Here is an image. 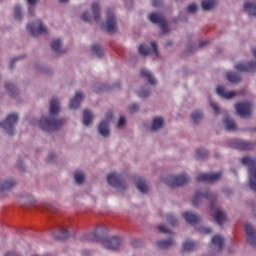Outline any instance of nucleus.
<instances>
[{"mask_svg":"<svg viewBox=\"0 0 256 256\" xmlns=\"http://www.w3.org/2000/svg\"><path fill=\"white\" fill-rule=\"evenodd\" d=\"M17 121H19V115L16 113L9 114L7 118L0 122V127L7 131L8 135H13V128L17 125Z\"/></svg>","mask_w":256,"mask_h":256,"instance_id":"6","label":"nucleus"},{"mask_svg":"<svg viewBox=\"0 0 256 256\" xmlns=\"http://www.w3.org/2000/svg\"><path fill=\"white\" fill-rule=\"evenodd\" d=\"M81 19L84 21V23H89L91 21V14H89V12H84Z\"/></svg>","mask_w":256,"mask_h":256,"instance_id":"47","label":"nucleus"},{"mask_svg":"<svg viewBox=\"0 0 256 256\" xmlns=\"http://www.w3.org/2000/svg\"><path fill=\"white\" fill-rule=\"evenodd\" d=\"M27 30L31 33L33 37H39L43 33H47V28L43 25V21L37 20L32 24L27 25Z\"/></svg>","mask_w":256,"mask_h":256,"instance_id":"9","label":"nucleus"},{"mask_svg":"<svg viewBox=\"0 0 256 256\" xmlns=\"http://www.w3.org/2000/svg\"><path fill=\"white\" fill-rule=\"evenodd\" d=\"M125 123H127V120L125 119V117L121 116L118 121V129H121V127H124Z\"/></svg>","mask_w":256,"mask_h":256,"instance_id":"51","label":"nucleus"},{"mask_svg":"<svg viewBox=\"0 0 256 256\" xmlns=\"http://www.w3.org/2000/svg\"><path fill=\"white\" fill-rule=\"evenodd\" d=\"M63 125H65V120L55 119V116L52 115L42 117L39 121L40 129L47 131L48 133H51V131H57V129H60Z\"/></svg>","mask_w":256,"mask_h":256,"instance_id":"1","label":"nucleus"},{"mask_svg":"<svg viewBox=\"0 0 256 256\" xmlns=\"http://www.w3.org/2000/svg\"><path fill=\"white\" fill-rule=\"evenodd\" d=\"M201 199H207L211 201L210 209L215 211V202L217 201V197L211 193V191L204 190V191H197L192 199V205L197 207L199 203H201Z\"/></svg>","mask_w":256,"mask_h":256,"instance_id":"3","label":"nucleus"},{"mask_svg":"<svg viewBox=\"0 0 256 256\" xmlns=\"http://www.w3.org/2000/svg\"><path fill=\"white\" fill-rule=\"evenodd\" d=\"M165 125V120L161 117L154 118L153 123H152V131H157L158 129H161Z\"/></svg>","mask_w":256,"mask_h":256,"instance_id":"32","label":"nucleus"},{"mask_svg":"<svg viewBox=\"0 0 256 256\" xmlns=\"http://www.w3.org/2000/svg\"><path fill=\"white\" fill-rule=\"evenodd\" d=\"M82 255H83V256H89V255H91V254L89 253V250H84V251L82 252Z\"/></svg>","mask_w":256,"mask_h":256,"instance_id":"57","label":"nucleus"},{"mask_svg":"<svg viewBox=\"0 0 256 256\" xmlns=\"http://www.w3.org/2000/svg\"><path fill=\"white\" fill-rule=\"evenodd\" d=\"M107 182L112 187H116V189H127V184L125 183V180H123V176L117 173L109 174Z\"/></svg>","mask_w":256,"mask_h":256,"instance_id":"8","label":"nucleus"},{"mask_svg":"<svg viewBox=\"0 0 256 256\" xmlns=\"http://www.w3.org/2000/svg\"><path fill=\"white\" fill-rule=\"evenodd\" d=\"M244 9L247 11L250 17H256V3L255 2H246L244 4Z\"/></svg>","mask_w":256,"mask_h":256,"instance_id":"25","label":"nucleus"},{"mask_svg":"<svg viewBox=\"0 0 256 256\" xmlns=\"http://www.w3.org/2000/svg\"><path fill=\"white\" fill-rule=\"evenodd\" d=\"M216 93L220 96L223 97V99H233V97L237 96V92L235 91H227L225 87L223 86H218L216 89Z\"/></svg>","mask_w":256,"mask_h":256,"instance_id":"19","label":"nucleus"},{"mask_svg":"<svg viewBox=\"0 0 256 256\" xmlns=\"http://www.w3.org/2000/svg\"><path fill=\"white\" fill-rule=\"evenodd\" d=\"M136 187L140 193H149V187L143 178H137L135 180Z\"/></svg>","mask_w":256,"mask_h":256,"instance_id":"20","label":"nucleus"},{"mask_svg":"<svg viewBox=\"0 0 256 256\" xmlns=\"http://www.w3.org/2000/svg\"><path fill=\"white\" fill-rule=\"evenodd\" d=\"M158 230H160L161 233H169V234H171V230H169V228H167V226H165V225H159L158 226Z\"/></svg>","mask_w":256,"mask_h":256,"instance_id":"49","label":"nucleus"},{"mask_svg":"<svg viewBox=\"0 0 256 256\" xmlns=\"http://www.w3.org/2000/svg\"><path fill=\"white\" fill-rule=\"evenodd\" d=\"M221 177H223L222 172L202 173V174H198V176L196 177V180L198 181V183H213L214 181H219Z\"/></svg>","mask_w":256,"mask_h":256,"instance_id":"10","label":"nucleus"},{"mask_svg":"<svg viewBox=\"0 0 256 256\" xmlns=\"http://www.w3.org/2000/svg\"><path fill=\"white\" fill-rule=\"evenodd\" d=\"M227 80L230 83H239V81H241V76H239V74H237L235 72H228L227 73Z\"/></svg>","mask_w":256,"mask_h":256,"instance_id":"36","label":"nucleus"},{"mask_svg":"<svg viewBox=\"0 0 256 256\" xmlns=\"http://www.w3.org/2000/svg\"><path fill=\"white\" fill-rule=\"evenodd\" d=\"M232 147L240 151H251L253 149V143L245 140H233Z\"/></svg>","mask_w":256,"mask_h":256,"instance_id":"16","label":"nucleus"},{"mask_svg":"<svg viewBox=\"0 0 256 256\" xmlns=\"http://www.w3.org/2000/svg\"><path fill=\"white\" fill-rule=\"evenodd\" d=\"M149 21L155 25H159L163 33H169V26L163 14L152 13L149 15Z\"/></svg>","mask_w":256,"mask_h":256,"instance_id":"7","label":"nucleus"},{"mask_svg":"<svg viewBox=\"0 0 256 256\" xmlns=\"http://www.w3.org/2000/svg\"><path fill=\"white\" fill-rule=\"evenodd\" d=\"M123 241L119 237H112L108 240L103 241L105 249H110L111 251H118L121 248Z\"/></svg>","mask_w":256,"mask_h":256,"instance_id":"14","label":"nucleus"},{"mask_svg":"<svg viewBox=\"0 0 256 256\" xmlns=\"http://www.w3.org/2000/svg\"><path fill=\"white\" fill-rule=\"evenodd\" d=\"M173 43L171 41L167 42V45L170 46L172 45Z\"/></svg>","mask_w":256,"mask_h":256,"instance_id":"62","label":"nucleus"},{"mask_svg":"<svg viewBox=\"0 0 256 256\" xmlns=\"http://www.w3.org/2000/svg\"><path fill=\"white\" fill-rule=\"evenodd\" d=\"M208 153L207 150L203 149V148H199L196 150V158L197 159H205V157H207Z\"/></svg>","mask_w":256,"mask_h":256,"instance_id":"43","label":"nucleus"},{"mask_svg":"<svg viewBox=\"0 0 256 256\" xmlns=\"http://www.w3.org/2000/svg\"><path fill=\"white\" fill-rule=\"evenodd\" d=\"M16 61H19V58H14L13 60L10 61V64H9L10 69H13V67H15Z\"/></svg>","mask_w":256,"mask_h":256,"instance_id":"54","label":"nucleus"},{"mask_svg":"<svg viewBox=\"0 0 256 256\" xmlns=\"http://www.w3.org/2000/svg\"><path fill=\"white\" fill-rule=\"evenodd\" d=\"M18 167H21V162L20 161H18Z\"/></svg>","mask_w":256,"mask_h":256,"instance_id":"63","label":"nucleus"},{"mask_svg":"<svg viewBox=\"0 0 256 256\" xmlns=\"http://www.w3.org/2000/svg\"><path fill=\"white\" fill-rule=\"evenodd\" d=\"M91 51L97 57H102L103 56V49H101V46H99V45H93L92 48H91Z\"/></svg>","mask_w":256,"mask_h":256,"instance_id":"42","label":"nucleus"},{"mask_svg":"<svg viewBox=\"0 0 256 256\" xmlns=\"http://www.w3.org/2000/svg\"><path fill=\"white\" fill-rule=\"evenodd\" d=\"M130 113H137L139 111V106L137 104H133L129 106Z\"/></svg>","mask_w":256,"mask_h":256,"instance_id":"52","label":"nucleus"},{"mask_svg":"<svg viewBox=\"0 0 256 256\" xmlns=\"http://www.w3.org/2000/svg\"><path fill=\"white\" fill-rule=\"evenodd\" d=\"M242 165H246L249 169V187L256 192V159L245 156L241 160Z\"/></svg>","mask_w":256,"mask_h":256,"instance_id":"2","label":"nucleus"},{"mask_svg":"<svg viewBox=\"0 0 256 256\" xmlns=\"http://www.w3.org/2000/svg\"><path fill=\"white\" fill-rule=\"evenodd\" d=\"M198 7L196 6V4H190L187 7V11L188 13H195V11H197Z\"/></svg>","mask_w":256,"mask_h":256,"instance_id":"50","label":"nucleus"},{"mask_svg":"<svg viewBox=\"0 0 256 256\" xmlns=\"http://www.w3.org/2000/svg\"><path fill=\"white\" fill-rule=\"evenodd\" d=\"M141 77H143L144 79H147V81H148V83H150V85H157V80L155 79V77L149 70L142 69Z\"/></svg>","mask_w":256,"mask_h":256,"instance_id":"23","label":"nucleus"},{"mask_svg":"<svg viewBox=\"0 0 256 256\" xmlns=\"http://www.w3.org/2000/svg\"><path fill=\"white\" fill-rule=\"evenodd\" d=\"M182 217H184L185 221L189 223L190 225H197L199 221H201V216L198 214H195L191 211L184 212L182 214Z\"/></svg>","mask_w":256,"mask_h":256,"instance_id":"18","label":"nucleus"},{"mask_svg":"<svg viewBox=\"0 0 256 256\" xmlns=\"http://www.w3.org/2000/svg\"><path fill=\"white\" fill-rule=\"evenodd\" d=\"M136 243H137V240H133V241H132V245H133L134 247H135Z\"/></svg>","mask_w":256,"mask_h":256,"instance_id":"60","label":"nucleus"},{"mask_svg":"<svg viewBox=\"0 0 256 256\" xmlns=\"http://www.w3.org/2000/svg\"><path fill=\"white\" fill-rule=\"evenodd\" d=\"M5 89H7V91H10L11 97H15V95H17V87H15V84L7 82L5 84Z\"/></svg>","mask_w":256,"mask_h":256,"instance_id":"40","label":"nucleus"},{"mask_svg":"<svg viewBox=\"0 0 256 256\" xmlns=\"http://www.w3.org/2000/svg\"><path fill=\"white\" fill-rule=\"evenodd\" d=\"M235 69L241 73H254L256 71V62H241L235 65Z\"/></svg>","mask_w":256,"mask_h":256,"instance_id":"15","label":"nucleus"},{"mask_svg":"<svg viewBox=\"0 0 256 256\" xmlns=\"http://www.w3.org/2000/svg\"><path fill=\"white\" fill-rule=\"evenodd\" d=\"M193 123H199L203 119V113L201 111H195L191 115Z\"/></svg>","mask_w":256,"mask_h":256,"instance_id":"41","label":"nucleus"},{"mask_svg":"<svg viewBox=\"0 0 256 256\" xmlns=\"http://www.w3.org/2000/svg\"><path fill=\"white\" fill-rule=\"evenodd\" d=\"M224 125L227 131H237V124H235V120L229 116H226L224 119Z\"/></svg>","mask_w":256,"mask_h":256,"instance_id":"24","label":"nucleus"},{"mask_svg":"<svg viewBox=\"0 0 256 256\" xmlns=\"http://www.w3.org/2000/svg\"><path fill=\"white\" fill-rule=\"evenodd\" d=\"M14 17L17 21H20V19H21V7L20 6H15Z\"/></svg>","mask_w":256,"mask_h":256,"instance_id":"45","label":"nucleus"},{"mask_svg":"<svg viewBox=\"0 0 256 256\" xmlns=\"http://www.w3.org/2000/svg\"><path fill=\"white\" fill-rule=\"evenodd\" d=\"M82 241H101V236H99V232H95L94 234H86L82 237Z\"/></svg>","mask_w":256,"mask_h":256,"instance_id":"34","label":"nucleus"},{"mask_svg":"<svg viewBox=\"0 0 256 256\" xmlns=\"http://www.w3.org/2000/svg\"><path fill=\"white\" fill-rule=\"evenodd\" d=\"M198 231L200 233H203L204 235H209V233H212L213 232V229L209 228V227H200L198 229Z\"/></svg>","mask_w":256,"mask_h":256,"instance_id":"48","label":"nucleus"},{"mask_svg":"<svg viewBox=\"0 0 256 256\" xmlns=\"http://www.w3.org/2000/svg\"><path fill=\"white\" fill-rule=\"evenodd\" d=\"M13 187H15V181L6 180L0 184V191H10Z\"/></svg>","mask_w":256,"mask_h":256,"instance_id":"33","label":"nucleus"},{"mask_svg":"<svg viewBox=\"0 0 256 256\" xmlns=\"http://www.w3.org/2000/svg\"><path fill=\"white\" fill-rule=\"evenodd\" d=\"M138 95L142 98L149 97V95H151V90L141 89L138 91Z\"/></svg>","mask_w":256,"mask_h":256,"instance_id":"46","label":"nucleus"},{"mask_svg":"<svg viewBox=\"0 0 256 256\" xmlns=\"http://www.w3.org/2000/svg\"><path fill=\"white\" fill-rule=\"evenodd\" d=\"M140 55L144 57L147 55H155V57H159V51L157 50V42L152 41L151 47L145 46V44L140 45L138 49Z\"/></svg>","mask_w":256,"mask_h":256,"instance_id":"13","label":"nucleus"},{"mask_svg":"<svg viewBox=\"0 0 256 256\" xmlns=\"http://www.w3.org/2000/svg\"><path fill=\"white\" fill-rule=\"evenodd\" d=\"M173 245H175L173 239L161 240L157 242L158 249H169V247H173Z\"/></svg>","mask_w":256,"mask_h":256,"instance_id":"31","label":"nucleus"},{"mask_svg":"<svg viewBox=\"0 0 256 256\" xmlns=\"http://www.w3.org/2000/svg\"><path fill=\"white\" fill-rule=\"evenodd\" d=\"M103 29L111 35H113V33H117V18H115V14L112 9L107 10L106 23L103 24Z\"/></svg>","mask_w":256,"mask_h":256,"instance_id":"5","label":"nucleus"},{"mask_svg":"<svg viewBox=\"0 0 256 256\" xmlns=\"http://www.w3.org/2000/svg\"><path fill=\"white\" fill-rule=\"evenodd\" d=\"M92 13L94 14V19L96 23H99L101 19V7L99 6V3L94 2L92 4Z\"/></svg>","mask_w":256,"mask_h":256,"instance_id":"28","label":"nucleus"},{"mask_svg":"<svg viewBox=\"0 0 256 256\" xmlns=\"http://www.w3.org/2000/svg\"><path fill=\"white\" fill-rule=\"evenodd\" d=\"M118 87H121V84H117Z\"/></svg>","mask_w":256,"mask_h":256,"instance_id":"64","label":"nucleus"},{"mask_svg":"<svg viewBox=\"0 0 256 256\" xmlns=\"http://www.w3.org/2000/svg\"><path fill=\"white\" fill-rule=\"evenodd\" d=\"M217 5V0H203L202 1V9L204 11H211Z\"/></svg>","mask_w":256,"mask_h":256,"instance_id":"30","label":"nucleus"},{"mask_svg":"<svg viewBox=\"0 0 256 256\" xmlns=\"http://www.w3.org/2000/svg\"><path fill=\"white\" fill-rule=\"evenodd\" d=\"M50 47L56 53H61V39H55L51 42Z\"/></svg>","mask_w":256,"mask_h":256,"instance_id":"39","label":"nucleus"},{"mask_svg":"<svg viewBox=\"0 0 256 256\" xmlns=\"http://www.w3.org/2000/svg\"><path fill=\"white\" fill-rule=\"evenodd\" d=\"M159 3H161V0H153L154 7H159Z\"/></svg>","mask_w":256,"mask_h":256,"instance_id":"56","label":"nucleus"},{"mask_svg":"<svg viewBox=\"0 0 256 256\" xmlns=\"http://www.w3.org/2000/svg\"><path fill=\"white\" fill-rule=\"evenodd\" d=\"M252 53H253V55H254V57H255V59H256V48H254V49L252 50Z\"/></svg>","mask_w":256,"mask_h":256,"instance_id":"59","label":"nucleus"},{"mask_svg":"<svg viewBox=\"0 0 256 256\" xmlns=\"http://www.w3.org/2000/svg\"><path fill=\"white\" fill-rule=\"evenodd\" d=\"M81 101H83V93L77 92L75 97L70 101V109H77L81 105Z\"/></svg>","mask_w":256,"mask_h":256,"instance_id":"21","label":"nucleus"},{"mask_svg":"<svg viewBox=\"0 0 256 256\" xmlns=\"http://www.w3.org/2000/svg\"><path fill=\"white\" fill-rule=\"evenodd\" d=\"M74 179L78 185H82V183L85 181V173L82 171H76L74 174Z\"/></svg>","mask_w":256,"mask_h":256,"instance_id":"38","label":"nucleus"},{"mask_svg":"<svg viewBox=\"0 0 256 256\" xmlns=\"http://www.w3.org/2000/svg\"><path fill=\"white\" fill-rule=\"evenodd\" d=\"M196 247H197V243L192 241H186L183 243L182 249L183 251L189 252V251H195Z\"/></svg>","mask_w":256,"mask_h":256,"instance_id":"37","label":"nucleus"},{"mask_svg":"<svg viewBox=\"0 0 256 256\" xmlns=\"http://www.w3.org/2000/svg\"><path fill=\"white\" fill-rule=\"evenodd\" d=\"M206 45H209V41H202L200 42V47H206Z\"/></svg>","mask_w":256,"mask_h":256,"instance_id":"55","label":"nucleus"},{"mask_svg":"<svg viewBox=\"0 0 256 256\" xmlns=\"http://www.w3.org/2000/svg\"><path fill=\"white\" fill-rule=\"evenodd\" d=\"M211 107H212V109H214L216 115H219V113H220L219 105H217L215 103H211Z\"/></svg>","mask_w":256,"mask_h":256,"instance_id":"53","label":"nucleus"},{"mask_svg":"<svg viewBox=\"0 0 256 256\" xmlns=\"http://www.w3.org/2000/svg\"><path fill=\"white\" fill-rule=\"evenodd\" d=\"M167 221L172 225V227H176V225H179V221L177 218H174L172 214L167 215Z\"/></svg>","mask_w":256,"mask_h":256,"instance_id":"44","label":"nucleus"},{"mask_svg":"<svg viewBox=\"0 0 256 256\" xmlns=\"http://www.w3.org/2000/svg\"><path fill=\"white\" fill-rule=\"evenodd\" d=\"M93 123V113L89 109L84 110L83 125L89 127Z\"/></svg>","mask_w":256,"mask_h":256,"instance_id":"29","label":"nucleus"},{"mask_svg":"<svg viewBox=\"0 0 256 256\" xmlns=\"http://www.w3.org/2000/svg\"><path fill=\"white\" fill-rule=\"evenodd\" d=\"M244 229L246 231L247 235V241L252 245V247H255L256 245V229L251 226V224H245Z\"/></svg>","mask_w":256,"mask_h":256,"instance_id":"17","label":"nucleus"},{"mask_svg":"<svg viewBox=\"0 0 256 256\" xmlns=\"http://www.w3.org/2000/svg\"><path fill=\"white\" fill-rule=\"evenodd\" d=\"M111 119H113V112H108L105 120H102L98 126V131L102 137H109L111 135V130L109 129V121Z\"/></svg>","mask_w":256,"mask_h":256,"instance_id":"11","label":"nucleus"},{"mask_svg":"<svg viewBox=\"0 0 256 256\" xmlns=\"http://www.w3.org/2000/svg\"><path fill=\"white\" fill-rule=\"evenodd\" d=\"M59 111H61V107L59 106V100L57 98H53L50 101V113L51 115H57Z\"/></svg>","mask_w":256,"mask_h":256,"instance_id":"26","label":"nucleus"},{"mask_svg":"<svg viewBox=\"0 0 256 256\" xmlns=\"http://www.w3.org/2000/svg\"><path fill=\"white\" fill-rule=\"evenodd\" d=\"M27 2L29 3V5H35V3H37V0H27Z\"/></svg>","mask_w":256,"mask_h":256,"instance_id":"58","label":"nucleus"},{"mask_svg":"<svg viewBox=\"0 0 256 256\" xmlns=\"http://www.w3.org/2000/svg\"><path fill=\"white\" fill-rule=\"evenodd\" d=\"M212 243L218 248L219 251H221L225 243V238H223L221 235H215L212 238Z\"/></svg>","mask_w":256,"mask_h":256,"instance_id":"27","label":"nucleus"},{"mask_svg":"<svg viewBox=\"0 0 256 256\" xmlns=\"http://www.w3.org/2000/svg\"><path fill=\"white\" fill-rule=\"evenodd\" d=\"M163 182L168 185V187H183V185H187L189 183V177L187 174H182L179 176L169 175L163 178Z\"/></svg>","mask_w":256,"mask_h":256,"instance_id":"4","label":"nucleus"},{"mask_svg":"<svg viewBox=\"0 0 256 256\" xmlns=\"http://www.w3.org/2000/svg\"><path fill=\"white\" fill-rule=\"evenodd\" d=\"M69 0H60V3H67Z\"/></svg>","mask_w":256,"mask_h":256,"instance_id":"61","label":"nucleus"},{"mask_svg":"<svg viewBox=\"0 0 256 256\" xmlns=\"http://www.w3.org/2000/svg\"><path fill=\"white\" fill-rule=\"evenodd\" d=\"M214 219L216 223L221 226L223 225V223H225V221H227V214L225 213V211L218 209L216 211Z\"/></svg>","mask_w":256,"mask_h":256,"instance_id":"22","label":"nucleus"},{"mask_svg":"<svg viewBox=\"0 0 256 256\" xmlns=\"http://www.w3.org/2000/svg\"><path fill=\"white\" fill-rule=\"evenodd\" d=\"M237 114L242 117V119H247L251 117V103L249 102H239L235 105Z\"/></svg>","mask_w":256,"mask_h":256,"instance_id":"12","label":"nucleus"},{"mask_svg":"<svg viewBox=\"0 0 256 256\" xmlns=\"http://www.w3.org/2000/svg\"><path fill=\"white\" fill-rule=\"evenodd\" d=\"M55 239H57L58 241H65V239H69V232L61 227L59 234L55 236Z\"/></svg>","mask_w":256,"mask_h":256,"instance_id":"35","label":"nucleus"}]
</instances>
